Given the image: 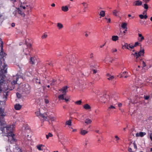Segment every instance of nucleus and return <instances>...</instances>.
<instances>
[{
	"mask_svg": "<svg viewBox=\"0 0 152 152\" xmlns=\"http://www.w3.org/2000/svg\"><path fill=\"white\" fill-rule=\"evenodd\" d=\"M37 148L39 151H43L45 145L42 144H39L37 145Z\"/></svg>",
	"mask_w": 152,
	"mask_h": 152,
	"instance_id": "9d476101",
	"label": "nucleus"
},
{
	"mask_svg": "<svg viewBox=\"0 0 152 152\" xmlns=\"http://www.w3.org/2000/svg\"><path fill=\"white\" fill-rule=\"evenodd\" d=\"M124 48H126L128 49H129V45L128 44H127L126 43L123 46Z\"/></svg>",
	"mask_w": 152,
	"mask_h": 152,
	"instance_id": "ea45409f",
	"label": "nucleus"
},
{
	"mask_svg": "<svg viewBox=\"0 0 152 152\" xmlns=\"http://www.w3.org/2000/svg\"><path fill=\"white\" fill-rule=\"evenodd\" d=\"M142 4L141 1L140 0H137L134 1L133 3V5L135 6H141Z\"/></svg>",
	"mask_w": 152,
	"mask_h": 152,
	"instance_id": "6e6552de",
	"label": "nucleus"
},
{
	"mask_svg": "<svg viewBox=\"0 0 152 152\" xmlns=\"http://www.w3.org/2000/svg\"><path fill=\"white\" fill-rule=\"evenodd\" d=\"M93 57V53H91L90 55V58H92Z\"/></svg>",
	"mask_w": 152,
	"mask_h": 152,
	"instance_id": "4d7b16f0",
	"label": "nucleus"
},
{
	"mask_svg": "<svg viewBox=\"0 0 152 152\" xmlns=\"http://www.w3.org/2000/svg\"><path fill=\"white\" fill-rule=\"evenodd\" d=\"M144 2L145 3H147L149 2L150 1V0H143Z\"/></svg>",
	"mask_w": 152,
	"mask_h": 152,
	"instance_id": "13d9d810",
	"label": "nucleus"
},
{
	"mask_svg": "<svg viewBox=\"0 0 152 152\" xmlns=\"http://www.w3.org/2000/svg\"><path fill=\"white\" fill-rule=\"evenodd\" d=\"M92 71H93V74H95L97 72V70H96L95 69H93Z\"/></svg>",
	"mask_w": 152,
	"mask_h": 152,
	"instance_id": "bf43d9fd",
	"label": "nucleus"
},
{
	"mask_svg": "<svg viewBox=\"0 0 152 152\" xmlns=\"http://www.w3.org/2000/svg\"><path fill=\"white\" fill-rule=\"evenodd\" d=\"M109 95L104 94L100 97L99 98L100 101L102 103H105L109 99Z\"/></svg>",
	"mask_w": 152,
	"mask_h": 152,
	"instance_id": "39448f33",
	"label": "nucleus"
},
{
	"mask_svg": "<svg viewBox=\"0 0 152 152\" xmlns=\"http://www.w3.org/2000/svg\"><path fill=\"white\" fill-rule=\"evenodd\" d=\"M146 66V64L145 63L144 61H143L142 63V68H143L144 67Z\"/></svg>",
	"mask_w": 152,
	"mask_h": 152,
	"instance_id": "a18cd8bd",
	"label": "nucleus"
},
{
	"mask_svg": "<svg viewBox=\"0 0 152 152\" xmlns=\"http://www.w3.org/2000/svg\"><path fill=\"white\" fill-rule=\"evenodd\" d=\"M7 65L4 64L3 65L0 64V90L1 86L4 83L5 80V76L4 75L7 72Z\"/></svg>",
	"mask_w": 152,
	"mask_h": 152,
	"instance_id": "f03ea898",
	"label": "nucleus"
},
{
	"mask_svg": "<svg viewBox=\"0 0 152 152\" xmlns=\"http://www.w3.org/2000/svg\"><path fill=\"white\" fill-rule=\"evenodd\" d=\"M31 88L29 84H27L25 85L24 90L26 93L28 94L30 92Z\"/></svg>",
	"mask_w": 152,
	"mask_h": 152,
	"instance_id": "0eeeda50",
	"label": "nucleus"
},
{
	"mask_svg": "<svg viewBox=\"0 0 152 152\" xmlns=\"http://www.w3.org/2000/svg\"><path fill=\"white\" fill-rule=\"evenodd\" d=\"M138 35L139 37H140V38H139L138 39V40L140 42H141L144 39V37L142 36L141 34H138Z\"/></svg>",
	"mask_w": 152,
	"mask_h": 152,
	"instance_id": "dca6fc26",
	"label": "nucleus"
},
{
	"mask_svg": "<svg viewBox=\"0 0 152 152\" xmlns=\"http://www.w3.org/2000/svg\"><path fill=\"white\" fill-rule=\"evenodd\" d=\"M39 113H40L39 111H37L36 112V114L37 116H39Z\"/></svg>",
	"mask_w": 152,
	"mask_h": 152,
	"instance_id": "5fc2aeb1",
	"label": "nucleus"
},
{
	"mask_svg": "<svg viewBox=\"0 0 152 152\" xmlns=\"http://www.w3.org/2000/svg\"><path fill=\"white\" fill-rule=\"evenodd\" d=\"M56 118L55 117L53 116H50V119L52 121H54L55 120Z\"/></svg>",
	"mask_w": 152,
	"mask_h": 152,
	"instance_id": "e433bc0d",
	"label": "nucleus"
},
{
	"mask_svg": "<svg viewBox=\"0 0 152 152\" xmlns=\"http://www.w3.org/2000/svg\"><path fill=\"white\" fill-rule=\"evenodd\" d=\"M118 37L117 36H113L112 37V40L115 41L118 39Z\"/></svg>",
	"mask_w": 152,
	"mask_h": 152,
	"instance_id": "aec40b11",
	"label": "nucleus"
},
{
	"mask_svg": "<svg viewBox=\"0 0 152 152\" xmlns=\"http://www.w3.org/2000/svg\"><path fill=\"white\" fill-rule=\"evenodd\" d=\"M30 63L32 64H34L37 62L35 57H31L30 59Z\"/></svg>",
	"mask_w": 152,
	"mask_h": 152,
	"instance_id": "1a4fd4ad",
	"label": "nucleus"
},
{
	"mask_svg": "<svg viewBox=\"0 0 152 152\" xmlns=\"http://www.w3.org/2000/svg\"><path fill=\"white\" fill-rule=\"evenodd\" d=\"M72 124L71 120H69V121H66V124L68 125H71Z\"/></svg>",
	"mask_w": 152,
	"mask_h": 152,
	"instance_id": "c85d7f7f",
	"label": "nucleus"
},
{
	"mask_svg": "<svg viewBox=\"0 0 152 152\" xmlns=\"http://www.w3.org/2000/svg\"><path fill=\"white\" fill-rule=\"evenodd\" d=\"M82 103V102L81 100H78L75 102V104L77 105H80Z\"/></svg>",
	"mask_w": 152,
	"mask_h": 152,
	"instance_id": "2f4dec72",
	"label": "nucleus"
},
{
	"mask_svg": "<svg viewBox=\"0 0 152 152\" xmlns=\"http://www.w3.org/2000/svg\"><path fill=\"white\" fill-rule=\"evenodd\" d=\"M17 9L18 10V12L19 14L22 15H24V16L25 15V14H24L23 12H22L21 10H20L19 8H18Z\"/></svg>",
	"mask_w": 152,
	"mask_h": 152,
	"instance_id": "a878e982",
	"label": "nucleus"
},
{
	"mask_svg": "<svg viewBox=\"0 0 152 152\" xmlns=\"http://www.w3.org/2000/svg\"><path fill=\"white\" fill-rule=\"evenodd\" d=\"M53 136L52 134L50 133H48V134L46 135V137L47 139H48L49 137H52Z\"/></svg>",
	"mask_w": 152,
	"mask_h": 152,
	"instance_id": "7c9ffc66",
	"label": "nucleus"
},
{
	"mask_svg": "<svg viewBox=\"0 0 152 152\" xmlns=\"http://www.w3.org/2000/svg\"><path fill=\"white\" fill-rule=\"evenodd\" d=\"M3 42L1 39L0 38V61L3 59L5 55V53L3 51ZM1 63V62L0 63Z\"/></svg>",
	"mask_w": 152,
	"mask_h": 152,
	"instance_id": "7ed1b4c3",
	"label": "nucleus"
},
{
	"mask_svg": "<svg viewBox=\"0 0 152 152\" xmlns=\"http://www.w3.org/2000/svg\"><path fill=\"white\" fill-rule=\"evenodd\" d=\"M14 78L16 79L15 80H13L12 82V84L14 85L17 84V81L19 79V77L17 76H16L14 77Z\"/></svg>",
	"mask_w": 152,
	"mask_h": 152,
	"instance_id": "2eb2a0df",
	"label": "nucleus"
},
{
	"mask_svg": "<svg viewBox=\"0 0 152 152\" xmlns=\"http://www.w3.org/2000/svg\"><path fill=\"white\" fill-rule=\"evenodd\" d=\"M22 106L19 104H16L15 105V108L16 110H20Z\"/></svg>",
	"mask_w": 152,
	"mask_h": 152,
	"instance_id": "f8f14e48",
	"label": "nucleus"
},
{
	"mask_svg": "<svg viewBox=\"0 0 152 152\" xmlns=\"http://www.w3.org/2000/svg\"><path fill=\"white\" fill-rule=\"evenodd\" d=\"M105 43H105L103 45H100V48H102L104 46V45H105Z\"/></svg>",
	"mask_w": 152,
	"mask_h": 152,
	"instance_id": "e2e57ef3",
	"label": "nucleus"
},
{
	"mask_svg": "<svg viewBox=\"0 0 152 152\" xmlns=\"http://www.w3.org/2000/svg\"><path fill=\"white\" fill-rule=\"evenodd\" d=\"M129 47L131 49H133L134 47V45H131L130 44H129Z\"/></svg>",
	"mask_w": 152,
	"mask_h": 152,
	"instance_id": "09e8293b",
	"label": "nucleus"
},
{
	"mask_svg": "<svg viewBox=\"0 0 152 152\" xmlns=\"http://www.w3.org/2000/svg\"><path fill=\"white\" fill-rule=\"evenodd\" d=\"M92 122V121L89 119H87L86 120L85 123L87 124H90Z\"/></svg>",
	"mask_w": 152,
	"mask_h": 152,
	"instance_id": "393cba45",
	"label": "nucleus"
},
{
	"mask_svg": "<svg viewBox=\"0 0 152 152\" xmlns=\"http://www.w3.org/2000/svg\"><path fill=\"white\" fill-rule=\"evenodd\" d=\"M142 6L144 7V8L146 10H147L148 9V5L146 4H145L143 6Z\"/></svg>",
	"mask_w": 152,
	"mask_h": 152,
	"instance_id": "f704fd0d",
	"label": "nucleus"
},
{
	"mask_svg": "<svg viewBox=\"0 0 152 152\" xmlns=\"http://www.w3.org/2000/svg\"><path fill=\"white\" fill-rule=\"evenodd\" d=\"M105 12L103 11H101L100 12V13L99 14V15L102 17H104L105 16Z\"/></svg>",
	"mask_w": 152,
	"mask_h": 152,
	"instance_id": "cd10ccee",
	"label": "nucleus"
},
{
	"mask_svg": "<svg viewBox=\"0 0 152 152\" xmlns=\"http://www.w3.org/2000/svg\"><path fill=\"white\" fill-rule=\"evenodd\" d=\"M117 50L115 48H113L112 50V51L113 53H114V52H115L117 51Z\"/></svg>",
	"mask_w": 152,
	"mask_h": 152,
	"instance_id": "3c124183",
	"label": "nucleus"
},
{
	"mask_svg": "<svg viewBox=\"0 0 152 152\" xmlns=\"http://www.w3.org/2000/svg\"><path fill=\"white\" fill-rule=\"evenodd\" d=\"M88 133V131L84 130H81L80 132V134L83 135H85V134H87Z\"/></svg>",
	"mask_w": 152,
	"mask_h": 152,
	"instance_id": "5701e85b",
	"label": "nucleus"
},
{
	"mask_svg": "<svg viewBox=\"0 0 152 152\" xmlns=\"http://www.w3.org/2000/svg\"><path fill=\"white\" fill-rule=\"evenodd\" d=\"M132 149L131 148H128V151L129 152H131L132 151Z\"/></svg>",
	"mask_w": 152,
	"mask_h": 152,
	"instance_id": "052dcab7",
	"label": "nucleus"
},
{
	"mask_svg": "<svg viewBox=\"0 0 152 152\" xmlns=\"http://www.w3.org/2000/svg\"><path fill=\"white\" fill-rule=\"evenodd\" d=\"M20 7H22L23 9H26V7L24 6H23V4L22 3H21L20 5Z\"/></svg>",
	"mask_w": 152,
	"mask_h": 152,
	"instance_id": "8fccbe9b",
	"label": "nucleus"
},
{
	"mask_svg": "<svg viewBox=\"0 0 152 152\" xmlns=\"http://www.w3.org/2000/svg\"><path fill=\"white\" fill-rule=\"evenodd\" d=\"M139 136L141 137H142L146 134V133L144 132H140L139 133Z\"/></svg>",
	"mask_w": 152,
	"mask_h": 152,
	"instance_id": "c756f323",
	"label": "nucleus"
},
{
	"mask_svg": "<svg viewBox=\"0 0 152 152\" xmlns=\"http://www.w3.org/2000/svg\"><path fill=\"white\" fill-rule=\"evenodd\" d=\"M147 18H148V16H147V14L145 15H144V18L146 19Z\"/></svg>",
	"mask_w": 152,
	"mask_h": 152,
	"instance_id": "680f3d73",
	"label": "nucleus"
},
{
	"mask_svg": "<svg viewBox=\"0 0 152 152\" xmlns=\"http://www.w3.org/2000/svg\"><path fill=\"white\" fill-rule=\"evenodd\" d=\"M147 10H145L143 12V14H146V13H147Z\"/></svg>",
	"mask_w": 152,
	"mask_h": 152,
	"instance_id": "69168bd1",
	"label": "nucleus"
},
{
	"mask_svg": "<svg viewBox=\"0 0 152 152\" xmlns=\"http://www.w3.org/2000/svg\"><path fill=\"white\" fill-rule=\"evenodd\" d=\"M127 24L126 23H123L121 25V27L124 29H127Z\"/></svg>",
	"mask_w": 152,
	"mask_h": 152,
	"instance_id": "b1692460",
	"label": "nucleus"
},
{
	"mask_svg": "<svg viewBox=\"0 0 152 152\" xmlns=\"http://www.w3.org/2000/svg\"><path fill=\"white\" fill-rule=\"evenodd\" d=\"M64 94H61L59 95L58 96V98L60 99H64Z\"/></svg>",
	"mask_w": 152,
	"mask_h": 152,
	"instance_id": "473e14b6",
	"label": "nucleus"
},
{
	"mask_svg": "<svg viewBox=\"0 0 152 152\" xmlns=\"http://www.w3.org/2000/svg\"><path fill=\"white\" fill-rule=\"evenodd\" d=\"M26 46L27 48H31V45L30 43H26Z\"/></svg>",
	"mask_w": 152,
	"mask_h": 152,
	"instance_id": "c9c22d12",
	"label": "nucleus"
},
{
	"mask_svg": "<svg viewBox=\"0 0 152 152\" xmlns=\"http://www.w3.org/2000/svg\"><path fill=\"white\" fill-rule=\"evenodd\" d=\"M127 73V72L126 71L122 73L120 75H121V77H124L125 78H126L128 76V75H126V74Z\"/></svg>",
	"mask_w": 152,
	"mask_h": 152,
	"instance_id": "f3484780",
	"label": "nucleus"
},
{
	"mask_svg": "<svg viewBox=\"0 0 152 152\" xmlns=\"http://www.w3.org/2000/svg\"><path fill=\"white\" fill-rule=\"evenodd\" d=\"M11 26L12 27H14L15 26V23H12L11 24Z\"/></svg>",
	"mask_w": 152,
	"mask_h": 152,
	"instance_id": "0e129e2a",
	"label": "nucleus"
},
{
	"mask_svg": "<svg viewBox=\"0 0 152 152\" xmlns=\"http://www.w3.org/2000/svg\"><path fill=\"white\" fill-rule=\"evenodd\" d=\"M23 52L26 55H27L29 53V51L28 50V48H27L25 49H23Z\"/></svg>",
	"mask_w": 152,
	"mask_h": 152,
	"instance_id": "4be33fe9",
	"label": "nucleus"
},
{
	"mask_svg": "<svg viewBox=\"0 0 152 152\" xmlns=\"http://www.w3.org/2000/svg\"><path fill=\"white\" fill-rule=\"evenodd\" d=\"M39 116L42 117L44 118V119H45L47 118L44 115V114L39 113Z\"/></svg>",
	"mask_w": 152,
	"mask_h": 152,
	"instance_id": "4c0bfd02",
	"label": "nucleus"
},
{
	"mask_svg": "<svg viewBox=\"0 0 152 152\" xmlns=\"http://www.w3.org/2000/svg\"><path fill=\"white\" fill-rule=\"evenodd\" d=\"M115 107L113 105H111L109 107V109H115Z\"/></svg>",
	"mask_w": 152,
	"mask_h": 152,
	"instance_id": "49530a36",
	"label": "nucleus"
},
{
	"mask_svg": "<svg viewBox=\"0 0 152 152\" xmlns=\"http://www.w3.org/2000/svg\"><path fill=\"white\" fill-rule=\"evenodd\" d=\"M57 26L58 27L59 29H60L63 28V25L60 23H57Z\"/></svg>",
	"mask_w": 152,
	"mask_h": 152,
	"instance_id": "bb28decb",
	"label": "nucleus"
},
{
	"mask_svg": "<svg viewBox=\"0 0 152 152\" xmlns=\"http://www.w3.org/2000/svg\"><path fill=\"white\" fill-rule=\"evenodd\" d=\"M68 88L67 86H65L62 88L60 90L62 91L63 93H66L67 92V90Z\"/></svg>",
	"mask_w": 152,
	"mask_h": 152,
	"instance_id": "4468645a",
	"label": "nucleus"
},
{
	"mask_svg": "<svg viewBox=\"0 0 152 152\" xmlns=\"http://www.w3.org/2000/svg\"><path fill=\"white\" fill-rule=\"evenodd\" d=\"M107 77H108L107 78V79L109 80H112L114 79V77L113 76H111L109 75V74H107Z\"/></svg>",
	"mask_w": 152,
	"mask_h": 152,
	"instance_id": "6ab92c4d",
	"label": "nucleus"
},
{
	"mask_svg": "<svg viewBox=\"0 0 152 152\" xmlns=\"http://www.w3.org/2000/svg\"><path fill=\"white\" fill-rule=\"evenodd\" d=\"M15 136L14 134H11L10 133V135H7L8 138V141L11 144L15 143L17 141V140L14 138Z\"/></svg>",
	"mask_w": 152,
	"mask_h": 152,
	"instance_id": "20e7f679",
	"label": "nucleus"
},
{
	"mask_svg": "<svg viewBox=\"0 0 152 152\" xmlns=\"http://www.w3.org/2000/svg\"><path fill=\"white\" fill-rule=\"evenodd\" d=\"M133 144H134V148L135 149H137V146L136 145L135 143H133Z\"/></svg>",
	"mask_w": 152,
	"mask_h": 152,
	"instance_id": "6e6d98bb",
	"label": "nucleus"
},
{
	"mask_svg": "<svg viewBox=\"0 0 152 152\" xmlns=\"http://www.w3.org/2000/svg\"><path fill=\"white\" fill-rule=\"evenodd\" d=\"M144 99L145 100H148L149 98V97H150V96H145V95H144Z\"/></svg>",
	"mask_w": 152,
	"mask_h": 152,
	"instance_id": "c03bdc74",
	"label": "nucleus"
},
{
	"mask_svg": "<svg viewBox=\"0 0 152 152\" xmlns=\"http://www.w3.org/2000/svg\"><path fill=\"white\" fill-rule=\"evenodd\" d=\"M45 102L46 104H48L49 103V101L47 99H45Z\"/></svg>",
	"mask_w": 152,
	"mask_h": 152,
	"instance_id": "864d4df0",
	"label": "nucleus"
},
{
	"mask_svg": "<svg viewBox=\"0 0 152 152\" xmlns=\"http://www.w3.org/2000/svg\"><path fill=\"white\" fill-rule=\"evenodd\" d=\"M83 108L86 110H89L91 108V106L88 104H86L83 106Z\"/></svg>",
	"mask_w": 152,
	"mask_h": 152,
	"instance_id": "9b49d317",
	"label": "nucleus"
},
{
	"mask_svg": "<svg viewBox=\"0 0 152 152\" xmlns=\"http://www.w3.org/2000/svg\"><path fill=\"white\" fill-rule=\"evenodd\" d=\"M150 137L151 140L152 141V134H151L150 135Z\"/></svg>",
	"mask_w": 152,
	"mask_h": 152,
	"instance_id": "774afa93",
	"label": "nucleus"
},
{
	"mask_svg": "<svg viewBox=\"0 0 152 152\" xmlns=\"http://www.w3.org/2000/svg\"><path fill=\"white\" fill-rule=\"evenodd\" d=\"M47 37V35L46 34H44L42 36V39L45 38Z\"/></svg>",
	"mask_w": 152,
	"mask_h": 152,
	"instance_id": "de8ad7c7",
	"label": "nucleus"
},
{
	"mask_svg": "<svg viewBox=\"0 0 152 152\" xmlns=\"http://www.w3.org/2000/svg\"><path fill=\"white\" fill-rule=\"evenodd\" d=\"M144 50L143 49L141 48L140 50L138 53L137 52H135L134 54V56L136 57L137 58L139 56H144Z\"/></svg>",
	"mask_w": 152,
	"mask_h": 152,
	"instance_id": "423d86ee",
	"label": "nucleus"
},
{
	"mask_svg": "<svg viewBox=\"0 0 152 152\" xmlns=\"http://www.w3.org/2000/svg\"><path fill=\"white\" fill-rule=\"evenodd\" d=\"M5 115L3 110L0 108V130L2 133L10 135L13 134L14 125H13L7 126L4 117Z\"/></svg>",
	"mask_w": 152,
	"mask_h": 152,
	"instance_id": "f257e3e1",
	"label": "nucleus"
},
{
	"mask_svg": "<svg viewBox=\"0 0 152 152\" xmlns=\"http://www.w3.org/2000/svg\"><path fill=\"white\" fill-rule=\"evenodd\" d=\"M117 98H118V97H117V98L116 99L115 98V97L113 96L112 97V99H114V100H117Z\"/></svg>",
	"mask_w": 152,
	"mask_h": 152,
	"instance_id": "338daca9",
	"label": "nucleus"
},
{
	"mask_svg": "<svg viewBox=\"0 0 152 152\" xmlns=\"http://www.w3.org/2000/svg\"><path fill=\"white\" fill-rule=\"evenodd\" d=\"M118 12V11H117L116 10H114L113 12V15L115 16H117V13Z\"/></svg>",
	"mask_w": 152,
	"mask_h": 152,
	"instance_id": "72a5a7b5",
	"label": "nucleus"
},
{
	"mask_svg": "<svg viewBox=\"0 0 152 152\" xmlns=\"http://www.w3.org/2000/svg\"><path fill=\"white\" fill-rule=\"evenodd\" d=\"M105 19L106 20L107 23H110V22L111 20L110 18H105Z\"/></svg>",
	"mask_w": 152,
	"mask_h": 152,
	"instance_id": "79ce46f5",
	"label": "nucleus"
},
{
	"mask_svg": "<svg viewBox=\"0 0 152 152\" xmlns=\"http://www.w3.org/2000/svg\"><path fill=\"white\" fill-rule=\"evenodd\" d=\"M84 7V8L83 9V12H86V9L87 8L88 6V4L86 2H83L82 4Z\"/></svg>",
	"mask_w": 152,
	"mask_h": 152,
	"instance_id": "ddd939ff",
	"label": "nucleus"
},
{
	"mask_svg": "<svg viewBox=\"0 0 152 152\" xmlns=\"http://www.w3.org/2000/svg\"><path fill=\"white\" fill-rule=\"evenodd\" d=\"M139 16L140 17V18L141 19H142L144 18V15H142V14L140 15H139Z\"/></svg>",
	"mask_w": 152,
	"mask_h": 152,
	"instance_id": "37998d69",
	"label": "nucleus"
},
{
	"mask_svg": "<svg viewBox=\"0 0 152 152\" xmlns=\"http://www.w3.org/2000/svg\"><path fill=\"white\" fill-rule=\"evenodd\" d=\"M62 10L64 12H67L68 10L69 9L67 6H62L61 7Z\"/></svg>",
	"mask_w": 152,
	"mask_h": 152,
	"instance_id": "a211bd4d",
	"label": "nucleus"
},
{
	"mask_svg": "<svg viewBox=\"0 0 152 152\" xmlns=\"http://www.w3.org/2000/svg\"><path fill=\"white\" fill-rule=\"evenodd\" d=\"M115 138L116 139V141L117 142H118V141L120 140V138L117 135L115 136Z\"/></svg>",
	"mask_w": 152,
	"mask_h": 152,
	"instance_id": "58836bf2",
	"label": "nucleus"
},
{
	"mask_svg": "<svg viewBox=\"0 0 152 152\" xmlns=\"http://www.w3.org/2000/svg\"><path fill=\"white\" fill-rule=\"evenodd\" d=\"M56 80H55V79H53L51 80L50 84L51 85H54L56 84Z\"/></svg>",
	"mask_w": 152,
	"mask_h": 152,
	"instance_id": "412c9836",
	"label": "nucleus"
},
{
	"mask_svg": "<svg viewBox=\"0 0 152 152\" xmlns=\"http://www.w3.org/2000/svg\"><path fill=\"white\" fill-rule=\"evenodd\" d=\"M16 94L18 98H20L21 97V95L18 92Z\"/></svg>",
	"mask_w": 152,
	"mask_h": 152,
	"instance_id": "a19ab883",
	"label": "nucleus"
},
{
	"mask_svg": "<svg viewBox=\"0 0 152 152\" xmlns=\"http://www.w3.org/2000/svg\"><path fill=\"white\" fill-rule=\"evenodd\" d=\"M139 43L138 42H136L135 43V44L134 45V47H136L139 45Z\"/></svg>",
	"mask_w": 152,
	"mask_h": 152,
	"instance_id": "603ef678",
	"label": "nucleus"
}]
</instances>
